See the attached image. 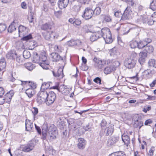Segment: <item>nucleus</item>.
Instances as JSON below:
<instances>
[{
  "instance_id": "1",
  "label": "nucleus",
  "mask_w": 156,
  "mask_h": 156,
  "mask_svg": "<svg viewBox=\"0 0 156 156\" xmlns=\"http://www.w3.org/2000/svg\"><path fill=\"white\" fill-rule=\"evenodd\" d=\"M42 138L43 140H52L56 138L58 134L56 128L53 124L48 125L44 123L42 127Z\"/></svg>"
},
{
  "instance_id": "2",
  "label": "nucleus",
  "mask_w": 156,
  "mask_h": 156,
  "mask_svg": "<svg viewBox=\"0 0 156 156\" xmlns=\"http://www.w3.org/2000/svg\"><path fill=\"white\" fill-rule=\"evenodd\" d=\"M102 37L106 43H110L113 41L111 31L109 29L107 28H103L101 29V31L93 34L91 36L90 39L91 41H94Z\"/></svg>"
},
{
  "instance_id": "3",
  "label": "nucleus",
  "mask_w": 156,
  "mask_h": 156,
  "mask_svg": "<svg viewBox=\"0 0 156 156\" xmlns=\"http://www.w3.org/2000/svg\"><path fill=\"white\" fill-rule=\"evenodd\" d=\"M93 15V10L90 8L87 7L85 9L82 16L85 20H87L91 19Z\"/></svg>"
},
{
  "instance_id": "4",
  "label": "nucleus",
  "mask_w": 156,
  "mask_h": 156,
  "mask_svg": "<svg viewBox=\"0 0 156 156\" xmlns=\"http://www.w3.org/2000/svg\"><path fill=\"white\" fill-rule=\"evenodd\" d=\"M136 64V61L131 58H126L124 62V66L127 68L131 69L133 68Z\"/></svg>"
},
{
  "instance_id": "5",
  "label": "nucleus",
  "mask_w": 156,
  "mask_h": 156,
  "mask_svg": "<svg viewBox=\"0 0 156 156\" xmlns=\"http://www.w3.org/2000/svg\"><path fill=\"white\" fill-rule=\"evenodd\" d=\"M114 63L115 64V66L113 64V66H108L105 69L104 72L105 74H110L112 72L115 70L116 68L120 65V63L118 61H115Z\"/></svg>"
},
{
  "instance_id": "6",
  "label": "nucleus",
  "mask_w": 156,
  "mask_h": 156,
  "mask_svg": "<svg viewBox=\"0 0 156 156\" xmlns=\"http://www.w3.org/2000/svg\"><path fill=\"white\" fill-rule=\"evenodd\" d=\"M56 96L55 93L52 91L50 92L48 94L46 101V104L49 105L52 104L55 101L56 99Z\"/></svg>"
},
{
  "instance_id": "7",
  "label": "nucleus",
  "mask_w": 156,
  "mask_h": 156,
  "mask_svg": "<svg viewBox=\"0 0 156 156\" xmlns=\"http://www.w3.org/2000/svg\"><path fill=\"white\" fill-rule=\"evenodd\" d=\"M36 144V141L34 140L31 141L28 144L24 146L22 150L24 152H28L32 150Z\"/></svg>"
},
{
  "instance_id": "8",
  "label": "nucleus",
  "mask_w": 156,
  "mask_h": 156,
  "mask_svg": "<svg viewBox=\"0 0 156 156\" xmlns=\"http://www.w3.org/2000/svg\"><path fill=\"white\" fill-rule=\"evenodd\" d=\"M59 83H57L56 85L53 86L52 87V88L57 90L58 91L61 92L62 94H66L69 92L66 87L64 85L59 86Z\"/></svg>"
},
{
  "instance_id": "9",
  "label": "nucleus",
  "mask_w": 156,
  "mask_h": 156,
  "mask_svg": "<svg viewBox=\"0 0 156 156\" xmlns=\"http://www.w3.org/2000/svg\"><path fill=\"white\" fill-rule=\"evenodd\" d=\"M133 119L134 121L133 124L134 127L138 128L139 129H140L143 125V122L141 119V118L137 115L134 116Z\"/></svg>"
},
{
  "instance_id": "10",
  "label": "nucleus",
  "mask_w": 156,
  "mask_h": 156,
  "mask_svg": "<svg viewBox=\"0 0 156 156\" xmlns=\"http://www.w3.org/2000/svg\"><path fill=\"white\" fill-rule=\"evenodd\" d=\"M52 60L53 62H57L60 61H62L65 62V57H61L58 53L53 52L51 54Z\"/></svg>"
},
{
  "instance_id": "11",
  "label": "nucleus",
  "mask_w": 156,
  "mask_h": 156,
  "mask_svg": "<svg viewBox=\"0 0 156 156\" xmlns=\"http://www.w3.org/2000/svg\"><path fill=\"white\" fill-rule=\"evenodd\" d=\"M93 61L95 62V66L98 69H101L103 66L106 63V60H100L96 57L94 58Z\"/></svg>"
},
{
  "instance_id": "12",
  "label": "nucleus",
  "mask_w": 156,
  "mask_h": 156,
  "mask_svg": "<svg viewBox=\"0 0 156 156\" xmlns=\"http://www.w3.org/2000/svg\"><path fill=\"white\" fill-rule=\"evenodd\" d=\"M52 73L53 75L58 79H62L64 76L63 69L61 68H59L57 71H53Z\"/></svg>"
},
{
  "instance_id": "13",
  "label": "nucleus",
  "mask_w": 156,
  "mask_h": 156,
  "mask_svg": "<svg viewBox=\"0 0 156 156\" xmlns=\"http://www.w3.org/2000/svg\"><path fill=\"white\" fill-rule=\"evenodd\" d=\"M14 94V92L12 90L7 92L4 97L5 102L9 103Z\"/></svg>"
},
{
  "instance_id": "14",
  "label": "nucleus",
  "mask_w": 156,
  "mask_h": 156,
  "mask_svg": "<svg viewBox=\"0 0 156 156\" xmlns=\"http://www.w3.org/2000/svg\"><path fill=\"white\" fill-rule=\"evenodd\" d=\"M69 2V0H58V5L59 8L61 9L66 8Z\"/></svg>"
},
{
  "instance_id": "15",
  "label": "nucleus",
  "mask_w": 156,
  "mask_h": 156,
  "mask_svg": "<svg viewBox=\"0 0 156 156\" xmlns=\"http://www.w3.org/2000/svg\"><path fill=\"white\" fill-rule=\"evenodd\" d=\"M131 12V11L130 7L128 6L124 11L122 16V20H125L128 19L129 16V14Z\"/></svg>"
},
{
  "instance_id": "16",
  "label": "nucleus",
  "mask_w": 156,
  "mask_h": 156,
  "mask_svg": "<svg viewBox=\"0 0 156 156\" xmlns=\"http://www.w3.org/2000/svg\"><path fill=\"white\" fill-rule=\"evenodd\" d=\"M139 55L138 61L140 64H143L145 61V59L147 56V53L145 52H140Z\"/></svg>"
},
{
  "instance_id": "17",
  "label": "nucleus",
  "mask_w": 156,
  "mask_h": 156,
  "mask_svg": "<svg viewBox=\"0 0 156 156\" xmlns=\"http://www.w3.org/2000/svg\"><path fill=\"white\" fill-rule=\"evenodd\" d=\"M119 137L117 136H112L108 139V145H114L119 140Z\"/></svg>"
},
{
  "instance_id": "18",
  "label": "nucleus",
  "mask_w": 156,
  "mask_h": 156,
  "mask_svg": "<svg viewBox=\"0 0 156 156\" xmlns=\"http://www.w3.org/2000/svg\"><path fill=\"white\" fill-rule=\"evenodd\" d=\"M86 144V141L83 138H80L78 139V143L77 144V147L78 148L83 149L85 147Z\"/></svg>"
},
{
  "instance_id": "19",
  "label": "nucleus",
  "mask_w": 156,
  "mask_h": 156,
  "mask_svg": "<svg viewBox=\"0 0 156 156\" xmlns=\"http://www.w3.org/2000/svg\"><path fill=\"white\" fill-rule=\"evenodd\" d=\"M17 53L15 51L11 50L6 55V57L8 59H14L16 56Z\"/></svg>"
},
{
  "instance_id": "20",
  "label": "nucleus",
  "mask_w": 156,
  "mask_h": 156,
  "mask_svg": "<svg viewBox=\"0 0 156 156\" xmlns=\"http://www.w3.org/2000/svg\"><path fill=\"white\" fill-rule=\"evenodd\" d=\"M26 130L27 131H30L33 128V124L29 120L26 119L25 122Z\"/></svg>"
},
{
  "instance_id": "21",
  "label": "nucleus",
  "mask_w": 156,
  "mask_h": 156,
  "mask_svg": "<svg viewBox=\"0 0 156 156\" xmlns=\"http://www.w3.org/2000/svg\"><path fill=\"white\" fill-rule=\"evenodd\" d=\"M81 42L79 40H71L67 42L68 45L70 46H73L75 45H80Z\"/></svg>"
},
{
  "instance_id": "22",
  "label": "nucleus",
  "mask_w": 156,
  "mask_h": 156,
  "mask_svg": "<svg viewBox=\"0 0 156 156\" xmlns=\"http://www.w3.org/2000/svg\"><path fill=\"white\" fill-rule=\"evenodd\" d=\"M18 27V25L17 23H16L15 21H14L9 26L8 29V31L12 33L16 29V27Z\"/></svg>"
},
{
  "instance_id": "23",
  "label": "nucleus",
  "mask_w": 156,
  "mask_h": 156,
  "mask_svg": "<svg viewBox=\"0 0 156 156\" xmlns=\"http://www.w3.org/2000/svg\"><path fill=\"white\" fill-rule=\"evenodd\" d=\"M25 93L28 97L30 98L35 94V91L32 88H29L26 90Z\"/></svg>"
},
{
  "instance_id": "24",
  "label": "nucleus",
  "mask_w": 156,
  "mask_h": 156,
  "mask_svg": "<svg viewBox=\"0 0 156 156\" xmlns=\"http://www.w3.org/2000/svg\"><path fill=\"white\" fill-rule=\"evenodd\" d=\"M148 20V18L145 16H140L138 17L137 19V22L140 23H146Z\"/></svg>"
},
{
  "instance_id": "25",
  "label": "nucleus",
  "mask_w": 156,
  "mask_h": 156,
  "mask_svg": "<svg viewBox=\"0 0 156 156\" xmlns=\"http://www.w3.org/2000/svg\"><path fill=\"white\" fill-rule=\"evenodd\" d=\"M122 139L125 144L128 146L130 143V139L129 136L125 134H123L122 136Z\"/></svg>"
},
{
  "instance_id": "26",
  "label": "nucleus",
  "mask_w": 156,
  "mask_h": 156,
  "mask_svg": "<svg viewBox=\"0 0 156 156\" xmlns=\"http://www.w3.org/2000/svg\"><path fill=\"white\" fill-rule=\"evenodd\" d=\"M52 26L50 23H45L43 24L41 27L42 30L45 31H48L51 30Z\"/></svg>"
},
{
  "instance_id": "27",
  "label": "nucleus",
  "mask_w": 156,
  "mask_h": 156,
  "mask_svg": "<svg viewBox=\"0 0 156 156\" xmlns=\"http://www.w3.org/2000/svg\"><path fill=\"white\" fill-rule=\"evenodd\" d=\"M148 65L150 68L153 67L156 68V60L154 59H150L148 62Z\"/></svg>"
},
{
  "instance_id": "28",
  "label": "nucleus",
  "mask_w": 156,
  "mask_h": 156,
  "mask_svg": "<svg viewBox=\"0 0 156 156\" xmlns=\"http://www.w3.org/2000/svg\"><path fill=\"white\" fill-rule=\"evenodd\" d=\"M113 131L114 128L112 126L107 128L105 130V132H106V136L112 135Z\"/></svg>"
},
{
  "instance_id": "29",
  "label": "nucleus",
  "mask_w": 156,
  "mask_h": 156,
  "mask_svg": "<svg viewBox=\"0 0 156 156\" xmlns=\"http://www.w3.org/2000/svg\"><path fill=\"white\" fill-rule=\"evenodd\" d=\"M25 66L26 68L30 71L32 70L35 67V66L31 62L26 63Z\"/></svg>"
},
{
  "instance_id": "30",
  "label": "nucleus",
  "mask_w": 156,
  "mask_h": 156,
  "mask_svg": "<svg viewBox=\"0 0 156 156\" xmlns=\"http://www.w3.org/2000/svg\"><path fill=\"white\" fill-rule=\"evenodd\" d=\"M109 156H126L124 152L122 151H119L112 153Z\"/></svg>"
},
{
  "instance_id": "31",
  "label": "nucleus",
  "mask_w": 156,
  "mask_h": 156,
  "mask_svg": "<svg viewBox=\"0 0 156 156\" xmlns=\"http://www.w3.org/2000/svg\"><path fill=\"white\" fill-rule=\"evenodd\" d=\"M6 66V62L4 58L0 60V71L3 70Z\"/></svg>"
},
{
  "instance_id": "32",
  "label": "nucleus",
  "mask_w": 156,
  "mask_h": 156,
  "mask_svg": "<svg viewBox=\"0 0 156 156\" xmlns=\"http://www.w3.org/2000/svg\"><path fill=\"white\" fill-rule=\"evenodd\" d=\"M46 100L40 95L39 94H38L37 101L39 104H41L44 102L46 103Z\"/></svg>"
},
{
  "instance_id": "33",
  "label": "nucleus",
  "mask_w": 156,
  "mask_h": 156,
  "mask_svg": "<svg viewBox=\"0 0 156 156\" xmlns=\"http://www.w3.org/2000/svg\"><path fill=\"white\" fill-rule=\"evenodd\" d=\"M43 36L44 38L47 40H50L51 36V32H44L43 34Z\"/></svg>"
},
{
  "instance_id": "34",
  "label": "nucleus",
  "mask_w": 156,
  "mask_h": 156,
  "mask_svg": "<svg viewBox=\"0 0 156 156\" xmlns=\"http://www.w3.org/2000/svg\"><path fill=\"white\" fill-rule=\"evenodd\" d=\"M144 49L147 52L149 53L152 52L154 50V48L152 46L147 45V44L145 47Z\"/></svg>"
},
{
  "instance_id": "35",
  "label": "nucleus",
  "mask_w": 156,
  "mask_h": 156,
  "mask_svg": "<svg viewBox=\"0 0 156 156\" xmlns=\"http://www.w3.org/2000/svg\"><path fill=\"white\" fill-rule=\"evenodd\" d=\"M18 29L19 35H24L25 34L24 31L26 30V28L23 26H19Z\"/></svg>"
},
{
  "instance_id": "36",
  "label": "nucleus",
  "mask_w": 156,
  "mask_h": 156,
  "mask_svg": "<svg viewBox=\"0 0 156 156\" xmlns=\"http://www.w3.org/2000/svg\"><path fill=\"white\" fill-rule=\"evenodd\" d=\"M48 93L47 92L46 90L41 91L39 94L42 97L46 100H47V97L48 96Z\"/></svg>"
},
{
  "instance_id": "37",
  "label": "nucleus",
  "mask_w": 156,
  "mask_h": 156,
  "mask_svg": "<svg viewBox=\"0 0 156 156\" xmlns=\"http://www.w3.org/2000/svg\"><path fill=\"white\" fill-rule=\"evenodd\" d=\"M23 56L24 58L28 59L30 58L31 56V54L29 51L25 50L23 52Z\"/></svg>"
},
{
  "instance_id": "38",
  "label": "nucleus",
  "mask_w": 156,
  "mask_h": 156,
  "mask_svg": "<svg viewBox=\"0 0 156 156\" xmlns=\"http://www.w3.org/2000/svg\"><path fill=\"white\" fill-rule=\"evenodd\" d=\"M51 82H47V83L44 82L43 83L41 87V88L43 89H47L49 88L50 86V83H51Z\"/></svg>"
},
{
  "instance_id": "39",
  "label": "nucleus",
  "mask_w": 156,
  "mask_h": 156,
  "mask_svg": "<svg viewBox=\"0 0 156 156\" xmlns=\"http://www.w3.org/2000/svg\"><path fill=\"white\" fill-rule=\"evenodd\" d=\"M150 8L153 11L156 10V0H152Z\"/></svg>"
},
{
  "instance_id": "40",
  "label": "nucleus",
  "mask_w": 156,
  "mask_h": 156,
  "mask_svg": "<svg viewBox=\"0 0 156 156\" xmlns=\"http://www.w3.org/2000/svg\"><path fill=\"white\" fill-rule=\"evenodd\" d=\"M48 61L39 63V64L43 69H47L48 68V66L49 65Z\"/></svg>"
},
{
  "instance_id": "41",
  "label": "nucleus",
  "mask_w": 156,
  "mask_h": 156,
  "mask_svg": "<svg viewBox=\"0 0 156 156\" xmlns=\"http://www.w3.org/2000/svg\"><path fill=\"white\" fill-rule=\"evenodd\" d=\"M138 45V42L135 41H131L129 44V45L131 48H134L137 47Z\"/></svg>"
},
{
  "instance_id": "42",
  "label": "nucleus",
  "mask_w": 156,
  "mask_h": 156,
  "mask_svg": "<svg viewBox=\"0 0 156 156\" xmlns=\"http://www.w3.org/2000/svg\"><path fill=\"white\" fill-rule=\"evenodd\" d=\"M147 44L145 41H140L139 43H138L137 47L139 49H141L143 48H145V47L146 46Z\"/></svg>"
},
{
  "instance_id": "43",
  "label": "nucleus",
  "mask_w": 156,
  "mask_h": 156,
  "mask_svg": "<svg viewBox=\"0 0 156 156\" xmlns=\"http://www.w3.org/2000/svg\"><path fill=\"white\" fill-rule=\"evenodd\" d=\"M155 150V148L154 146H152L150 149L149 151L147 152L148 156H153L154 155V152Z\"/></svg>"
},
{
  "instance_id": "44",
  "label": "nucleus",
  "mask_w": 156,
  "mask_h": 156,
  "mask_svg": "<svg viewBox=\"0 0 156 156\" xmlns=\"http://www.w3.org/2000/svg\"><path fill=\"white\" fill-rule=\"evenodd\" d=\"M16 61L19 63H21L23 61V59L21 57V56L16 54Z\"/></svg>"
},
{
  "instance_id": "45",
  "label": "nucleus",
  "mask_w": 156,
  "mask_h": 156,
  "mask_svg": "<svg viewBox=\"0 0 156 156\" xmlns=\"http://www.w3.org/2000/svg\"><path fill=\"white\" fill-rule=\"evenodd\" d=\"M40 57L36 53V55L34 56L33 61L35 63H38L40 61Z\"/></svg>"
},
{
  "instance_id": "46",
  "label": "nucleus",
  "mask_w": 156,
  "mask_h": 156,
  "mask_svg": "<svg viewBox=\"0 0 156 156\" xmlns=\"http://www.w3.org/2000/svg\"><path fill=\"white\" fill-rule=\"evenodd\" d=\"M94 15H99L101 12V9L100 7L98 6L93 10Z\"/></svg>"
},
{
  "instance_id": "47",
  "label": "nucleus",
  "mask_w": 156,
  "mask_h": 156,
  "mask_svg": "<svg viewBox=\"0 0 156 156\" xmlns=\"http://www.w3.org/2000/svg\"><path fill=\"white\" fill-rule=\"evenodd\" d=\"M51 36H53L51 37V39L53 40H56L59 37L58 34L55 32L51 31Z\"/></svg>"
},
{
  "instance_id": "48",
  "label": "nucleus",
  "mask_w": 156,
  "mask_h": 156,
  "mask_svg": "<svg viewBox=\"0 0 156 156\" xmlns=\"http://www.w3.org/2000/svg\"><path fill=\"white\" fill-rule=\"evenodd\" d=\"M28 85L30 87V88H32V89H35L37 87L36 84L31 81H28Z\"/></svg>"
},
{
  "instance_id": "49",
  "label": "nucleus",
  "mask_w": 156,
  "mask_h": 156,
  "mask_svg": "<svg viewBox=\"0 0 156 156\" xmlns=\"http://www.w3.org/2000/svg\"><path fill=\"white\" fill-rule=\"evenodd\" d=\"M78 2L81 4H88L90 2V0H76Z\"/></svg>"
},
{
  "instance_id": "50",
  "label": "nucleus",
  "mask_w": 156,
  "mask_h": 156,
  "mask_svg": "<svg viewBox=\"0 0 156 156\" xmlns=\"http://www.w3.org/2000/svg\"><path fill=\"white\" fill-rule=\"evenodd\" d=\"M40 61L42 62H46V61H48L47 60V57L46 55H41L40 57Z\"/></svg>"
},
{
  "instance_id": "51",
  "label": "nucleus",
  "mask_w": 156,
  "mask_h": 156,
  "mask_svg": "<svg viewBox=\"0 0 156 156\" xmlns=\"http://www.w3.org/2000/svg\"><path fill=\"white\" fill-rule=\"evenodd\" d=\"M32 112L34 116V119H35L36 115L37 114L38 112V108L35 107L33 108L32 110Z\"/></svg>"
},
{
  "instance_id": "52",
  "label": "nucleus",
  "mask_w": 156,
  "mask_h": 156,
  "mask_svg": "<svg viewBox=\"0 0 156 156\" xmlns=\"http://www.w3.org/2000/svg\"><path fill=\"white\" fill-rule=\"evenodd\" d=\"M144 73L146 74V75H148L147 77V78L151 77L152 75L150 69H147V70L145 71Z\"/></svg>"
},
{
  "instance_id": "53",
  "label": "nucleus",
  "mask_w": 156,
  "mask_h": 156,
  "mask_svg": "<svg viewBox=\"0 0 156 156\" xmlns=\"http://www.w3.org/2000/svg\"><path fill=\"white\" fill-rule=\"evenodd\" d=\"M32 38L31 34H29L28 35L26 36L23 37L22 39L23 41H27Z\"/></svg>"
},
{
  "instance_id": "54",
  "label": "nucleus",
  "mask_w": 156,
  "mask_h": 156,
  "mask_svg": "<svg viewBox=\"0 0 156 156\" xmlns=\"http://www.w3.org/2000/svg\"><path fill=\"white\" fill-rule=\"evenodd\" d=\"M104 20L106 22H110L112 21V19L109 16L105 15L104 17Z\"/></svg>"
},
{
  "instance_id": "55",
  "label": "nucleus",
  "mask_w": 156,
  "mask_h": 156,
  "mask_svg": "<svg viewBox=\"0 0 156 156\" xmlns=\"http://www.w3.org/2000/svg\"><path fill=\"white\" fill-rule=\"evenodd\" d=\"M6 28V25L4 24H0V33L5 30Z\"/></svg>"
},
{
  "instance_id": "56",
  "label": "nucleus",
  "mask_w": 156,
  "mask_h": 156,
  "mask_svg": "<svg viewBox=\"0 0 156 156\" xmlns=\"http://www.w3.org/2000/svg\"><path fill=\"white\" fill-rule=\"evenodd\" d=\"M80 7L81 5L80 4L77 5H75L73 6V9L75 11L77 12L80 11Z\"/></svg>"
},
{
  "instance_id": "57",
  "label": "nucleus",
  "mask_w": 156,
  "mask_h": 156,
  "mask_svg": "<svg viewBox=\"0 0 156 156\" xmlns=\"http://www.w3.org/2000/svg\"><path fill=\"white\" fill-rule=\"evenodd\" d=\"M145 95L147 97V100L152 101L155 100L156 99V97L155 96L148 95L146 94H145Z\"/></svg>"
},
{
  "instance_id": "58",
  "label": "nucleus",
  "mask_w": 156,
  "mask_h": 156,
  "mask_svg": "<svg viewBox=\"0 0 156 156\" xmlns=\"http://www.w3.org/2000/svg\"><path fill=\"white\" fill-rule=\"evenodd\" d=\"M94 81L97 83H99L100 85L101 84V78L99 77H97L95 78L94 80Z\"/></svg>"
},
{
  "instance_id": "59",
  "label": "nucleus",
  "mask_w": 156,
  "mask_h": 156,
  "mask_svg": "<svg viewBox=\"0 0 156 156\" xmlns=\"http://www.w3.org/2000/svg\"><path fill=\"white\" fill-rule=\"evenodd\" d=\"M54 49L56 51H57L58 52H62V50L60 46L58 45H55L54 47Z\"/></svg>"
},
{
  "instance_id": "60",
  "label": "nucleus",
  "mask_w": 156,
  "mask_h": 156,
  "mask_svg": "<svg viewBox=\"0 0 156 156\" xmlns=\"http://www.w3.org/2000/svg\"><path fill=\"white\" fill-rule=\"evenodd\" d=\"M107 124L106 121L104 119H103L101 123V126L102 128L105 127Z\"/></svg>"
},
{
  "instance_id": "61",
  "label": "nucleus",
  "mask_w": 156,
  "mask_h": 156,
  "mask_svg": "<svg viewBox=\"0 0 156 156\" xmlns=\"http://www.w3.org/2000/svg\"><path fill=\"white\" fill-rule=\"evenodd\" d=\"M74 21V26H75L76 25L79 26L81 23V21L78 19H75Z\"/></svg>"
},
{
  "instance_id": "62",
  "label": "nucleus",
  "mask_w": 156,
  "mask_h": 156,
  "mask_svg": "<svg viewBox=\"0 0 156 156\" xmlns=\"http://www.w3.org/2000/svg\"><path fill=\"white\" fill-rule=\"evenodd\" d=\"M62 13V12L61 11H58L57 12H55V14L56 16L58 17L59 18L61 15Z\"/></svg>"
},
{
  "instance_id": "63",
  "label": "nucleus",
  "mask_w": 156,
  "mask_h": 156,
  "mask_svg": "<svg viewBox=\"0 0 156 156\" xmlns=\"http://www.w3.org/2000/svg\"><path fill=\"white\" fill-rule=\"evenodd\" d=\"M15 156H23L22 152L20 151H16L15 152Z\"/></svg>"
},
{
  "instance_id": "64",
  "label": "nucleus",
  "mask_w": 156,
  "mask_h": 156,
  "mask_svg": "<svg viewBox=\"0 0 156 156\" xmlns=\"http://www.w3.org/2000/svg\"><path fill=\"white\" fill-rule=\"evenodd\" d=\"M114 15L117 17H119L121 16L122 13L120 11H117L114 13Z\"/></svg>"
}]
</instances>
